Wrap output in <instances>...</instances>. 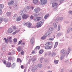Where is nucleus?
<instances>
[{"label": "nucleus", "instance_id": "f257e3e1", "mask_svg": "<svg viewBox=\"0 0 72 72\" xmlns=\"http://www.w3.org/2000/svg\"><path fill=\"white\" fill-rule=\"evenodd\" d=\"M44 23V22L42 21H40L38 22L36 24V27L37 28H39V27H41L42 24Z\"/></svg>", "mask_w": 72, "mask_h": 72}, {"label": "nucleus", "instance_id": "f03ea898", "mask_svg": "<svg viewBox=\"0 0 72 72\" xmlns=\"http://www.w3.org/2000/svg\"><path fill=\"white\" fill-rule=\"evenodd\" d=\"M40 4L42 5H45L47 3H48V1L47 0H40Z\"/></svg>", "mask_w": 72, "mask_h": 72}, {"label": "nucleus", "instance_id": "7ed1b4c3", "mask_svg": "<svg viewBox=\"0 0 72 72\" xmlns=\"http://www.w3.org/2000/svg\"><path fill=\"white\" fill-rule=\"evenodd\" d=\"M24 25H26V26L28 27L29 28H30L31 27V25H32V24L31 23L28 22H27L26 23H24Z\"/></svg>", "mask_w": 72, "mask_h": 72}, {"label": "nucleus", "instance_id": "20e7f679", "mask_svg": "<svg viewBox=\"0 0 72 72\" xmlns=\"http://www.w3.org/2000/svg\"><path fill=\"white\" fill-rule=\"evenodd\" d=\"M29 17L28 15H27L25 14H24L22 16V18L23 19H26L27 18H28Z\"/></svg>", "mask_w": 72, "mask_h": 72}, {"label": "nucleus", "instance_id": "39448f33", "mask_svg": "<svg viewBox=\"0 0 72 72\" xmlns=\"http://www.w3.org/2000/svg\"><path fill=\"white\" fill-rule=\"evenodd\" d=\"M4 6V4H0V15L2 14V13H3V11H2V10L0 9V8H1L2 9V8H3Z\"/></svg>", "mask_w": 72, "mask_h": 72}, {"label": "nucleus", "instance_id": "423d86ee", "mask_svg": "<svg viewBox=\"0 0 72 72\" xmlns=\"http://www.w3.org/2000/svg\"><path fill=\"white\" fill-rule=\"evenodd\" d=\"M44 48L46 50H49L50 49H51V48H52V46H44Z\"/></svg>", "mask_w": 72, "mask_h": 72}, {"label": "nucleus", "instance_id": "0eeeda50", "mask_svg": "<svg viewBox=\"0 0 72 72\" xmlns=\"http://www.w3.org/2000/svg\"><path fill=\"white\" fill-rule=\"evenodd\" d=\"M7 32L8 33H12L13 32V30L11 28H9L7 31Z\"/></svg>", "mask_w": 72, "mask_h": 72}, {"label": "nucleus", "instance_id": "6e6552de", "mask_svg": "<svg viewBox=\"0 0 72 72\" xmlns=\"http://www.w3.org/2000/svg\"><path fill=\"white\" fill-rule=\"evenodd\" d=\"M41 10L40 8L39 7H38L37 8L34 9V12L35 13H38V12H40Z\"/></svg>", "mask_w": 72, "mask_h": 72}, {"label": "nucleus", "instance_id": "1a4fd4ad", "mask_svg": "<svg viewBox=\"0 0 72 72\" xmlns=\"http://www.w3.org/2000/svg\"><path fill=\"white\" fill-rule=\"evenodd\" d=\"M6 66L7 67H11V66H12V64L10 62H8L6 63Z\"/></svg>", "mask_w": 72, "mask_h": 72}, {"label": "nucleus", "instance_id": "9d476101", "mask_svg": "<svg viewBox=\"0 0 72 72\" xmlns=\"http://www.w3.org/2000/svg\"><path fill=\"white\" fill-rule=\"evenodd\" d=\"M42 18L41 17H38L35 18L34 20L35 21H36L37 22H39L40 21V20H41V19Z\"/></svg>", "mask_w": 72, "mask_h": 72}, {"label": "nucleus", "instance_id": "9b49d317", "mask_svg": "<svg viewBox=\"0 0 72 72\" xmlns=\"http://www.w3.org/2000/svg\"><path fill=\"white\" fill-rule=\"evenodd\" d=\"M52 7L53 8L55 6H58V4L57 3H52Z\"/></svg>", "mask_w": 72, "mask_h": 72}, {"label": "nucleus", "instance_id": "f8f14e48", "mask_svg": "<svg viewBox=\"0 0 72 72\" xmlns=\"http://www.w3.org/2000/svg\"><path fill=\"white\" fill-rule=\"evenodd\" d=\"M14 1H11L10 2H9L8 3V4L9 6L11 5H13V4H14Z\"/></svg>", "mask_w": 72, "mask_h": 72}, {"label": "nucleus", "instance_id": "ddd939ff", "mask_svg": "<svg viewBox=\"0 0 72 72\" xmlns=\"http://www.w3.org/2000/svg\"><path fill=\"white\" fill-rule=\"evenodd\" d=\"M21 19H22L21 17L20 16L17 17V21H21Z\"/></svg>", "mask_w": 72, "mask_h": 72}, {"label": "nucleus", "instance_id": "4468645a", "mask_svg": "<svg viewBox=\"0 0 72 72\" xmlns=\"http://www.w3.org/2000/svg\"><path fill=\"white\" fill-rule=\"evenodd\" d=\"M38 0H33V3H34V4H37V3L38 2Z\"/></svg>", "mask_w": 72, "mask_h": 72}, {"label": "nucleus", "instance_id": "2eb2a0df", "mask_svg": "<svg viewBox=\"0 0 72 72\" xmlns=\"http://www.w3.org/2000/svg\"><path fill=\"white\" fill-rule=\"evenodd\" d=\"M46 45H52L53 44V43H52V42H47L46 43Z\"/></svg>", "mask_w": 72, "mask_h": 72}, {"label": "nucleus", "instance_id": "dca6fc26", "mask_svg": "<svg viewBox=\"0 0 72 72\" xmlns=\"http://www.w3.org/2000/svg\"><path fill=\"white\" fill-rule=\"evenodd\" d=\"M39 49H40V47L39 46H37L35 48V50H39Z\"/></svg>", "mask_w": 72, "mask_h": 72}, {"label": "nucleus", "instance_id": "f3484780", "mask_svg": "<svg viewBox=\"0 0 72 72\" xmlns=\"http://www.w3.org/2000/svg\"><path fill=\"white\" fill-rule=\"evenodd\" d=\"M8 61H10L12 60V57H9L8 58Z\"/></svg>", "mask_w": 72, "mask_h": 72}, {"label": "nucleus", "instance_id": "a211bd4d", "mask_svg": "<svg viewBox=\"0 0 72 72\" xmlns=\"http://www.w3.org/2000/svg\"><path fill=\"white\" fill-rule=\"evenodd\" d=\"M30 42L32 44H33L34 42H33V39L32 38L30 40Z\"/></svg>", "mask_w": 72, "mask_h": 72}, {"label": "nucleus", "instance_id": "6ab92c4d", "mask_svg": "<svg viewBox=\"0 0 72 72\" xmlns=\"http://www.w3.org/2000/svg\"><path fill=\"white\" fill-rule=\"evenodd\" d=\"M12 39V37H10V38H9V40H8L9 42H12V40H11Z\"/></svg>", "mask_w": 72, "mask_h": 72}, {"label": "nucleus", "instance_id": "aec40b11", "mask_svg": "<svg viewBox=\"0 0 72 72\" xmlns=\"http://www.w3.org/2000/svg\"><path fill=\"white\" fill-rule=\"evenodd\" d=\"M12 28L14 30H16V26H12Z\"/></svg>", "mask_w": 72, "mask_h": 72}, {"label": "nucleus", "instance_id": "412c9836", "mask_svg": "<svg viewBox=\"0 0 72 72\" xmlns=\"http://www.w3.org/2000/svg\"><path fill=\"white\" fill-rule=\"evenodd\" d=\"M58 42H56L55 43V46H54V48H56L57 47V46L58 45Z\"/></svg>", "mask_w": 72, "mask_h": 72}, {"label": "nucleus", "instance_id": "4be33fe9", "mask_svg": "<svg viewBox=\"0 0 72 72\" xmlns=\"http://www.w3.org/2000/svg\"><path fill=\"white\" fill-rule=\"evenodd\" d=\"M4 40L5 41V42H6V43H7V44H8V39H6V38H4Z\"/></svg>", "mask_w": 72, "mask_h": 72}, {"label": "nucleus", "instance_id": "5701e85b", "mask_svg": "<svg viewBox=\"0 0 72 72\" xmlns=\"http://www.w3.org/2000/svg\"><path fill=\"white\" fill-rule=\"evenodd\" d=\"M4 40L5 41V42H6V43H7V44H8V39H6V38H4Z\"/></svg>", "mask_w": 72, "mask_h": 72}, {"label": "nucleus", "instance_id": "b1692460", "mask_svg": "<svg viewBox=\"0 0 72 72\" xmlns=\"http://www.w3.org/2000/svg\"><path fill=\"white\" fill-rule=\"evenodd\" d=\"M23 13H24V12H23V11H21L20 12L19 14H20V15H22Z\"/></svg>", "mask_w": 72, "mask_h": 72}, {"label": "nucleus", "instance_id": "393cba45", "mask_svg": "<svg viewBox=\"0 0 72 72\" xmlns=\"http://www.w3.org/2000/svg\"><path fill=\"white\" fill-rule=\"evenodd\" d=\"M17 50L18 51H20L21 50V47H19L18 48H17Z\"/></svg>", "mask_w": 72, "mask_h": 72}, {"label": "nucleus", "instance_id": "a878e982", "mask_svg": "<svg viewBox=\"0 0 72 72\" xmlns=\"http://www.w3.org/2000/svg\"><path fill=\"white\" fill-rule=\"evenodd\" d=\"M38 67L39 68H41L42 67V65L40 63H39L38 65Z\"/></svg>", "mask_w": 72, "mask_h": 72}, {"label": "nucleus", "instance_id": "bb28decb", "mask_svg": "<svg viewBox=\"0 0 72 72\" xmlns=\"http://www.w3.org/2000/svg\"><path fill=\"white\" fill-rule=\"evenodd\" d=\"M49 16V15H46L44 17V18H45V19H47V18H48V16Z\"/></svg>", "mask_w": 72, "mask_h": 72}, {"label": "nucleus", "instance_id": "cd10ccee", "mask_svg": "<svg viewBox=\"0 0 72 72\" xmlns=\"http://www.w3.org/2000/svg\"><path fill=\"white\" fill-rule=\"evenodd\" d=\"M6 14L8 16H9V15H10L11 14V12H8L6 13Z\"/></svg>", "mask_w": 72, "mask_h": 72}, {"label": "nucleus", "instance_id": "c85d7f7f", "mask_svg": "<svg viewBox=\"0 0 72 72\" xmlns=\"http://www.w3.org/2000/svg\"><path fill=\"white\" fill-rule=\"evenodd\" d=\"M16 66V65L15 64V63H14L12 64V67H15Z\"/></svg>", "mask_w": 72, "mask_h": 72}, {"label": "nucleus", "instance_id": "c756f323", "mask_svg": "<svg viewBox=\"0 0 72 72\" xmlns=\"http://www.w3.org/2000/svg\"><path fill=\"white\" fill-rule=\"evenodd\" d=\"M53 26L55 28H57V24H56V23H54Z\"/></svg>", "mask_w": 72, "mask_h": 72}, {"label": "nucleus", "instance_id": "7c9ffc66", "mask_svg": "<svg viewBox=\"0 0 72 72\" xmlns=\"http://www.w3.org/2000/svg\"><path fill=\"white\" fill-rule=\"evenodd\" d=\"M37 68V65L35 66L33 68V69H36Z\"/></svg>", "mask_w": 72, "mask_h": 72}, {"label": "nucleus", "instance_id": "2f4dec72", "mask_svg": "<svg viewBox=\"0 0 72 72\" xmlns=\"http://www.w3.org/2000/svg\"><path fill=\"white\" fill-rule=\"evenodd\" d=\"M13 40L15 42H17V39L16 38L14 39Z\"/></svg>", "mask_w": 72, "mask_h": 72}, {"label": "nucleus", "instance_id": "473e14b6", "mask_svg": "<svg viewBox=\"0 0 72 72\" xmlns=\"http://www.w3.org/2000/svg\"><path fill=\"white\" fill-rule=\"evenodd\" d=\"M61 53H63V54H64L65 53V51H64V50H62L61 51Z\"/></svg>", "mask_w": 72, "mask_h": 72}, {"label": "nucleus", "instance_id": "72a5a7b5", "mask_svg": "<svg viewBox=\"0 0 72 72\" xmlns=\"http://www.w3.org/2000/svg\"><path fill=\"white\" fill-rule=\"evenodd\" d=\"M54 63L55 64H57L58 63V60H55Z\"/></svg>", "mask_w": 72, "mask_h": 72}, {"label": "nucleus", "instance_id": "f704fd0d", "mask_svg": "<svg viewBox=\"0 0 72 72\" xmlns=\"http://www.w3.org/2000/svg\"><path fill=\"white\" fill-rule=\"evenodd\" d=\"M41 39H42V40H44V39H46V37L45 36H44L41 37Z\"/></svg>", "mask_w": 72, "mask_h": 72}, {"label": "nucleus", "instance_id": "c9c22d12", "mask_svg": "<svg viewBox=\"0 0 72 72\" xmlns=\"http://www.w3.org/2000/svg\"><path fill=\"white\" fill-rule=\"evenodd\" d=\"M49 32H47L45 34V36H46H46H48V35H49Z\"/></svg>", "mask_w": 72, "mask_h": 72}, {"label": "nucleus", "instance_id": "e433bc0d", "mask_svg": "<svg viewBox=\"0 0 72 72\" xmlns=\"http://www.w3.org/2000/svg\"><path fill=\"white\" fill-rule=\"evenodd\" d=\"M60 25H58V31H59L60 30Z\"/></svg>", "mask_w": 72, "mask_h": 72}, {"label": "nucleus", "instance_id": "4c0bfd02", "mask_svg": "<svg viewBox=\"0 0 72 72\" xmlns=\"http://www.w3.org/2000/svg\"><path fill=\"white\" fill-rule=\"evenodd\" d=\"M43 53V50H40L39 51V53H40V54H42V53Z\"/></svg>", "mask_w": 72, "mask_h": 72}, {"label": "nucleus", "instance_id": "58836bf2", "mask_svg": "<svg viewBox=\"0 0 72 72\" xmlns=\"http://www.w3.org/2000/svg\"><path fill=\"white\" fill-rule=\"evenodd\" d=\"M70 29L69 28L68 29V30H67V33H69V32H70Z\"/></svg>", "mask_w": 72, "mask_h": 72}, {"label": "nucleus", "instance_id": "ea45409f", "mask_svg": "<svg viewBox=\"0 0 72 72\" xmlns=\"http://www.w3.org/2000/svg\"><path fill=\"white\" fill-rule=\"evenodd\" d=\"M54 39L53 38H50L48 39V40H53Z\"/></svg>", "mask_w": 72, "mask_h": 72}, {"label": "nucleus", "instance_id": "a19ab883", "mask_svg": "<svg viewBox=\"0 0 72 72\" xmlns=\"http://www.w3.org/2000/svg\"><path fill=\"white\" fill-rule=\"evenodd\" d=\"M14 8H17V4H15L14 6Z\"/></svg>", "mask_w": 72, "mask_h": 72}, {"label": "nucleus", "instance_id": "79ce46f5", "mask_svg": "<svg viewBox=\"0 0 72 72\" xmlns=\"http://www.w3.org/2000/svg\"><path fill=\"white\" fill-rule=\"evenodd\" d=\"M68 13L69 14H71L72 15V11H69Z\"/></svg>", "mask_w": 72, "mask_h": 72}, {"label": "nucleus", "instance_id": "37998d69", "mask_svg": "<svg viewBox=\"0 0 72 72\" xmlns=\"http://www.w3.org/2000/svg\"><path fill=\"white\" fill-rule=\"evenodd\" d=\"M33 16H32V15H31L30 17V19H33Z\"/></svg>", "mask_w": 72, "mask_h": 72}, {"label": "nucleus", "instance_id": "c03bdc74", "mask_svg": "<svg viewBox=\"0 0 72 72\" xmlns=\"http://www.w3.org/2000/svg\"><path fill=\"white\" fill-rule=\"evenodd\" d=\"M51 2H56V1H57V0H51Z\"/></svg>", "mask_w": 72, "mask_h": 72}, {"label": "nucleus", "instance_id": "a18cd8bd", "mask_svg": "<svg viewBox=\"0 0 72 72\" xmlns=\"http://www.w3.org/2000/svg\"><path fill=\"white\" fill-rule=\"evenodd\" d=\"M6 60H4L3 61V63L4 64H6Z\"/></svg>", "mask_w": 72, "mask_h": 72}, {"label": "nucleus", "instance_id": "49530a36", "mask_svg": "<svg viewBox=\"0 0 72 72\" xmlns=\"http://www.w3.org/2000/svg\"><path fill=\"white\" fill-rule=\"evenodd\" d=\"M68 54H69V52H70V51H71V49H70V48H69L68 49Z\"/></svg>", "mask_w": 72, "mask_h": 72}, {"label": "nucleus", "instance_id": "de8ad7c7", "mask_svg": "<svg viewBox=\"0 0 72 72\" xmlns=\"http://www.w3.org/2000/svg\"><path fill=\"white\" fill-rule=\"evenodd\" d=\"M20 31V30H16L15 31V32H16V33H18Z\"/></svg>", "mask_w": 72, "mask_h": 72}, {"label": "nucleus", "instance_id": "09e8293b", "mask_svg": "<svg viewBox=\"0 0 72 72\" xmlns=\"http://www.w3.org/2000/svg\"><path fill=\"white\" fill-rule=\"evenodd\" d=\"M43 59H44V58L43 57H42L40 58V61H42Z\"/></svg>", "mask_w": 72, "mask_h": 72}, {"label": "nucleus", "instance_id": "8fccbe9b", "mask_svg": "<svg viewBox=\"0 0 72 72\" xmlns=\"http://www.w3.org/2000/svg\"><path fill=\"white\" fill-rule=\"evenodd\" d=\"M22 42V40L20 41L19 42V43L18 44V45H19V44H21V43Z\"/></svg>", "mask_w": 72, "mask_h": 72}, {"label": "nucleus", "instance_id": "3c124183", "mask_svg": "<svg viewBox=\"0 0 72 72\" xmlns=\"http://www.w3.org/2000/svg\"><path fill=\"white\" fill-rule=\"evenodd\" d=\"M21 55H24V51H22L21 52Z\"/></svg>", "mask_w": 72, "mask_h": 72}, {"label": "nucleus", "instance_id": "603ef678", "mask_svg": "<svg viewBox=\"0 0 72 72\" xmlns=\"http://www.w3.org/2000/svg\"><path fill=\"white\" fill-rule=\"evenodd\" d=\"M19 61H20V58H17V62H19Z\"/></svg>", "mask_w": 72, "mask_h": 72}, {"label": "nucleus", "instance_id": "864d4df0", "mask_svg": "<svg viewBox=\"0 0 72 72\" xmlns=\"http://www.w3.org/2000/svg\"><path fill=\"white\" fill-rule=\"evenodd\" d=\"M63 17H61L60 18H59V19H59V20H63Z\"/></svg>", "mask_w": 72, "mask_h": 72}, {"label": "nucleus", "instance_id": "5fc2aeb1", "mask_svg": "<svg viewBox=\"0 0 72 72\" xmlns=\"http://www.w3.org/2000/svg\"><path fill=\"white\" fill-rule=\"evenodd\" d=\"M38 15V14H34V16L35 17H37Z\"/></svg>", "mask_w": 72, "mask_h": 72}, {"label": "nucleus", "instance_id": "6e6d98bb", "mask_svg": "<svg viewBox=\"0 0 72 72\" xmlns=\"http://www.w3.org/2000/svg\"><path fill=\"white\" fill-rule=\"evenodd\" d=\"M49 30L50 31H53V28H50Z\"/></svg>", "mask_w": 72, "mask_h": 72}, {"label": "nucleus", "instance_id": "4d7b16f0", "mask_svg": "<svg viewBox=\"0 0 72 72\" xmlns=\"http://www.w3.org/2000/svg\"><path fill=\"white\" fill-rule=\"evenodd\" d=\"M35 53V51H33L32 52V54H34Z\"/></svg>", "mask_w": 72, "mask_h": 72}, {"label": "nucleus", "instance_id": "13d9d810", "mask_svg": "<svg viewBox=\"0 0 72 72\" xmlns=\"http://www.w3.org/2000/svg\"><path fill=\"white\" fill-rule=\"evenodd\" d=\"M2 21V19L0 18V23H1V22Z\"/></svg>", "mask_w": 72, "mask_h": 72}, {"label": "nucleus", "instance_id": "bf43d9fd", "mask_svg": "<svg viewBox=\"0 0 72 72\" xmlns=\"http://www.w3.org/2000/svg\"><path fill=\"white\" fill-rule=\"evenodd\" d=\"M12 34V35H15V34H16V32H13Z\"/></svg>", "mask_w": 72, "mask_h": 72}, {"label": "nucleus", "instance_id": "052dcab7", "mask_svg": "<svg viewBox=\"0 0 72 72\" xmlns=\"http://www.w3.org/2000/svg\"><path fill=\"white\" fill-rule=\"evenodd\" d=\"M21 45H25V43H24V42H22L21 44Z\"/></svg>", "mask_w": 72, "mask_h": 72}, {"label": "nucleus", "instance_id": "680f3d73", "mask_svg": "<svg viewBox=\"0 0 72 72\" xmlns=\"http://www.w3.org/2000/svg\"><path fill=\"white\" fill-rule=\"evenodd\" d=\"M35 60H36V59L34 58L33 59V62H34Z\"/></svg>", "mask_w": 72, "mask_h": 72}, {"label": "nucleus", "instance_id": "e2e57ef3", "mask_svg": "<svg viewBox=\"0 0 72 72\" xmlns=\"http://www.w3.org/2000/svg\"><path fill=\"white\" fill-rule=\"evenodd\" d=\"M21 68H24V66H23V65H22L21 66Z\"/></svg>", "mask_w": 72, "mask_h": 72}, {"label": "nucleus", "instance_id": "0e129e2a", "mask_svg": "<svg viewBox=\"0 0 72 72\" xmlns=\"http://www.w3.org/2000/svg\"><path fill=\"white\" fill-rule=\"evenodd\" d=\"M8 55H11V52H9L8 54Z\"/></svg>", "mask_w": 72, "mask_h": 72}, {"label": "nucleus", "instance_id": "69168bd1", "mask_svg": "<svg viewBox=\"0 0 72 72\" xmlns=\"http://www.w3.org/2000/svg\"><path fill=\"white\" fill-rule=\"evenodd\" d=\"M64 0H59V1L60 2V3H61V1H63Z\"/></svg>", "mask_w": 72, "mask_h": 72}, {"label": "nucleus", "instance_id": "338daca9", "mask_svg": "<svg viewBox=\"0 0 72 72\" xmlns=\"http://www.w3.org/2000/svg\"><path fill=\"white\" fill-rule=\"evenodd\" d=\"M49 32V34H50V33H51V31H50V32Z\"/></svg>", "mask_w": 72, "mask_h": 72}, {"label": "nucleus", "instance_id": "774afa93", "mask_svg": "<svg viewBox=\"0 0 72 72\" xmlns=\"http://www.w3.org/2000/svg\"><path fill=\"white\" fill-rule=\"evenodd\" d=\"M63 57H60V59L61 60H62V59H63Z\"/></svg>", "mask_w": 72, "mask_h": 72}]
</instances>
